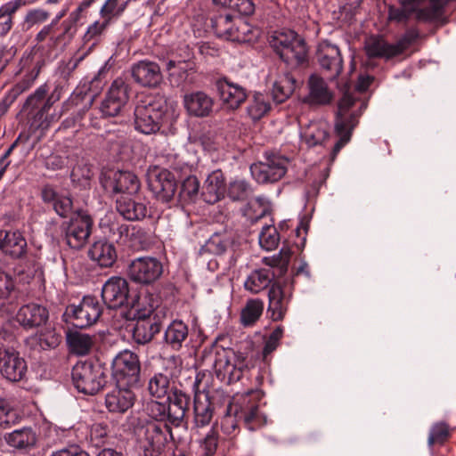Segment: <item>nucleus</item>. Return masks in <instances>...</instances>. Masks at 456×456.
I'll return each mask as SVG.
<instances>
[{"label": "nucleus", "instance_id": "nucleus-58", "mask_svg": "<svg viewBox=\"0 0 456 456\" xmlns=\"http://www.w3.org/2000/svg\"><path fill=\"white\" fill-rule=\"evenodd\" d=\"M53 208L60 216L65 217L72 209V200L68 196L60 195Z\"/></svg>", "mask_w": 456, "mask_h": 456}, {"label": "nucleus", "instance_id": "nucleus-47", "mask_svg": "<svg viewBox=\"0 0 456 456\" xmlns=\"http://www.w3.org/2000/svg\"><path fill=\"white\" fill-rule=\"evenodd\" d=\"M110 23L106 20H95L88 26L83 36L85 45L92 43V46H95L101 40L102 36L105 33Z\"/></svg>", "mask_w": 456, "mask_h": 456}, {"label": "nucleus", "instance_id": "nucleus-31", "mask_svg": "<svg viewBox=\"0 0 456 456\" xmlns=\"http://www.w3.org/2000/svg\"><path fill=\"white\" fill-rule=\"evenodd\" d=\"M27 240L18 230L4 231L2 252L12 258H21L27 254Z\"/></svg>", "mask_w": 456, "mask_h": 456}, {"label": "nucleus", "instance_id": "nucleus-46", "mask_svg": "<svg viewBox=\"0 0 456 456\" xmlns=\"http://www.w3.org/2000/svg\"><path fill=\"white\" fill-rule=\"evenodd\" d=\"M126 3H120L119 0H106L100 9V16L102 20L111 23L118 19L125 11Z\"/></svg>", "mask_w": 456, "mask_h": 456}, {"label": "nucleus", "instance_id": "nucleus-27", "mask_svg": "<svg viewBox=\"0 0 456 456\" xmlns=\"http://www.w3.org/2000/svg\"><path fill=\"white\" fill-rule=\"evenodd\" d=\"M216 88L220 99L230 109H237L247 99L246 90L237 85L226 80H219Z\"/></svg>", "mask_w": 456, "mask_h": 456}, {"label": "nucleus", "instance_id": "nucleus-22", "mask_svg": "<svg viewBox=\"0 0 456 456\" xmlns=\"http://www.w3.org/2000/svg\"><path fill=\"white\" fill-rule=\"evenodd\" d=\"M49 312L44 305L30 303L22 305L17 312L15 320L25 330H31L45 324Z\"/></svg>", "mask_w": 456, "mask_h": 456}, {"label": "nucleus", "instance_id": "nucleus-37", "mask_svg": "<svg viewBox=\"0 0 456 456\" xmlns=\"http://www.w3.org/2000/svg\"><path fill=\"white\" fill-rule=\"evenodd\" d=\"M329 136V126L325 122H311L301 132L303 141L309 147L322 145Z\"/></svg>", "mask_w": 456, "mask_h": 456}, {"label": "nucleus", "instance_id": "nucleus-34", "mask_svg": "<svg viewBox=\"0 0 456 456\" xmlns=\"http://www.w3.org/2000/svg\"><path fill=\"white\" fill-rule=\"evenodd\" d=\"M275 276V272L270 268L254 270L246 279L244 288L253 294H257L267 289L272 284Z\"/></svg>", "mask_w": 456, "mask_h": 456}, {"label": "nucleus", "instance_id": "nucleus-41", "mask_svg": "<svg viewBox=\"0 0 456 456\" xmlns=\"http://www.w3.org/2000/svg\"><path fill=\"white\" fill-rule=\"evenodd\" d=\"M264 302L258 298L248 299L240 313V323L244 327L253 326L261 317Z\"/></svg>", "mask_w": 456, "mask_h": 456}, {"label": "nucleus", "instance_id": "nucleus-48", "mask_svg": "<svg viewBox=\"0 0 456 456\" xmlns=\"http://www.w3.org/2000/svg\"><path fill=\"white\" fill-rule=\"evenodd\" d=\"M291 252L289 249L281 248L278 255L264 257L263 263L271 270L277 268L279 275H282L288 270Z\"/></svg>", "mask_w": 456, "mask_h": 456}, {"label": "nucleus", "instance_id": "nucleus-43", "mask_svg": "<svg viewBox=\"0 0 456 456\" xmlns=\"http://www.w3.org/2000/svg\"><path fill=\"white\" fill-rule=\"evenodd\" d=\"M166 68L169 71L170 77H173L177 75L176 84L179 85L187 79L190 73L194 72L195 65L190 61L169 60L166 63Z\"/></svg>", "mask_w": 456, "mask_h": 456}, {"label": "nucleus", "instance_id": "nucleus-63", "mask_svg": "<svg viewBox=\"0 0 456 456\" xmlns=\"http://www.w3.org/2000/svg\"><path fill=\"white\" fill-rule=\"evenodd\" d=\"M49 12L43 9L30 10L25 18V21L30 25L45 22L49 18Z\"/></svg>", "mask_w": 456, "mask_h": 456}, {"label": "nucleus", "instance_id": "nucleus-2", "mask_svg": "<svg viewBox=\"0 0 456 456\" xmlns=\"http://www.w3.org/2000/svg\"><path fill=\"white\" fill-rule=\"evenodd\" d=\"M366 108L364 102L358 105L357 99L346 88L338 104L335 120V133L339 137L332 149V159L351 140L353 130L358 125L359 118Z\"/></svg>", "mask_w": 456, "mask_h": 456}, {"label": "nucleus", "instance_id": "nucleus-30", "mask_svg": "<svg viewBox=\"0 0 456 456\" xmlns=\"http://www.w3.org/2000/svg\"><path fill=\"white\" fill-rule=\"evenodd\" d=\"M61 341V336L53 328H45L26 339L31 348L41 351L56 348Z\"/></svg>", "mask_w": 456, "mask_h": 456}, {"label": "nucleus", "instance_id": "nucleus-39", "mask_svg": "<svg viewBox=\"0 0 456 456\" xmlns=\"http://www.w3.org/2000/svg\"><path fill=\"white\" fill-rule=\"evenodd\" d=\"M188 327L182 321H174L165 331V342L174 350H179L188 338Z\"/></svg>", "mask_w": 456, "mask_h": 456}, {"label": "nucleus", "instance_id": "nucleus-51", "mask_svg": "<svg viewBox=\"0 0 456 456\" xmlns=\"http://www.w3.org/2000/svg\"><path fill=\"white\" fill-rule=\"evenodd\" d=\"M280 241V235L273 225L265 224L259 234V244L265 250L276 248Z\"/></svg>", "mask_w": 456, "mask_h": 456}, {"label": "nucleus", "instance_id": "nucleus-17", "mask_svg": "<svg viewBox=\"0 0 456 456\" xmlns=\"http://www.w3.org/2000/svg\"><path fill=\"white\" fill-rule=\"evenodd\" d=\"M25 359L12 347L0 346V372L11 382L22 380L27 373Z\"/></svg>", "mask_w": 456, "mask_h": 456}, {"label": "nucleus", "instance_id": "nucleus-29", "mask_svg": "<svg viewBox=\"0 0 456 456\" xmlns=\"http://www.w3.org/2000/svg\"><path fill=\"white\" fill-rule=\"evenodd\" d=\"M225 193L224 176L221 170L212 172L206 179L201 196L208 204L219 201Z\"/></svg>", "mask_w": 456, "mask_h": 456}, {"label": "nucleus", "instance_id": "nucleus-23", "mask_svg": "<svg viewBox=\"0 0 456 456\" xmlns=\"http://www.w3.org/2000/svg\"><path fill=\"white\" fill-rule=\"evenodd\" d=\"M307 87L308 94L304 98V102L312 106H322L331 102L333 94L320 76L311 75L307 81Z\"/></svg>", "mask_w": 456, "mask_h": 456}, {"label": "nucleus", "instance_id": "nucleus-61", "mask_svg": "<svg viewBox=\"0 0 456 456\" xmlns=\"http://www.w3.org/2000/svg\"><path fill=\"white\" fill-rule=\"evenodd\" d=\"M229 8L237 11L242 15H250L255 10L251 0H232Z\"/></svg>", "mask_w": 456, "mask_h": 456}, {"label": "nucleus", "instance_id": "nucleus-26", "mask_svg": "<svg viewBox=\"0 0 456 456\" xmlns=\"http://www.w3.org/2000/svg\"><path fill=\"white\" fill-rule=\"evenodd\" d=\"M90 259L102 268L111 267L118 259L113 243L104 240L95 241L88 250Z\"/></svg>", "mask_w": 456, "mask_h": 456}, {"label": "nucleus", "instance_id": "nucleus-50", "mask_svg": "<svg viewBox=\"0 0 456 456\" xmlns=\"http://www.w3.org/2000/svg\"><path fill=\"white\" fill-rule=\"evenodd\" d=\"M253 193L250 184L245 180H234L228 187V196L232 200H245Z\"/></svg>", "mask_w": 456, "mask_h": 456}, {"label": "nucleus", "instance_id": "nucleus-33", "mask_svg": "<svg viewBox=\"0 0 456 456\" xmlns=\"http://www.w3.org/2000/svg\"><path fill=\"white\" fill-rule=\"evenodd\" d=\"M213 100L203 92H196L184 96V106L187 111L195 117H207L213 108Z\"/></svg>", "mask_w": 456, "mask_h": 456}, {"label": "nucleus", "instance_id": "nucleus-38", "mask_svg": "<svg viewBox=\"0 0 456 456\" xmlns=\"http://www.w3.org/2000/svg\"><path fill=\"white\" fill-rule=\"evenodd\" d=\"M4 441L11 447L26 449L36 444L37 435L31 428H23L5 434Z\"/></svg>", "mask_w": 456, "mask_h": 456}, {"label": "nucleus", "instance_id": "nucleus-13", "mask_svg": "<svg viewBox=\"0 0 456 456\" xmlns=\"http://www.w3.org/2000/svg\"><path fill=\"white\" fill-rule=\"evenodd\" d=\"M289 159L281 155H271L265 162L250 166L252 177L258 183H273L280 181L287 173Z\"/></svg>", "mask_w": 456, "mask_h": 456}, {"label": "nucleus", "instance_id": "nucleus-44", "mask_svg": "<svg viewBox=\"0 0 456 456\" xmlns=\"http://www.w3.org/2000/svg\"><path fill=\"white\" fill-rule=\"evenodd\" d=\"M148 389L157 398L167 396L172 391L170 379L165 374L157 373L149 380Z\"/></svg>", "mask_w": 456, "mask_h": 456}, {"label": "nucleus", "instance_id": "nucleus-11", "mask_svg": "<svg viewBox=\"0 0 456 456\" xmlns=\"http://www.w3.org/2000/svg\"><path fill=\"white\" fill-rule=\"evenodd\" d=\"M94 221L86 211L80 210L63 224V240L73 249H81L92 233Z\"/></svg>", "mask_w": 456, "mask_h": 456}, {"label": "nucleus", "instance_id": "nucleus-4", "mask_svg": "<svg viewBox=\"0 0 456 456\" xmlns=\"http://www.w3.org/2000/svg\"><path fill=\"white\" fill-rule=\"evenodd\" d=\"M273 50L287 64L298 65L306 59V45L293 30H277L269 37Z\"/></svg>", "mask_w": 456, "mask_h": 456}, {"label": "nucleus", "instance_id": "nucleus-9", "mask_svg": "<svg viewBox=\"0 0 456 456\" xmlns=\"http://www.w3.org/2000/svg\"><path fill=\"white\" fill-rule=\"evenodd\" d=\"M112 377L115 384L136 387L141 378V362L138 355L130 351L120 352L113 360Z\"/></svg>", "mask_w": 456, "mask_h": 456}, {"label": "nucleus", "instance_id": "nucleus-60", "mask_svg": "<svg viewBox=\"0 0 456 456\" xmlns=\"http://www.w3.org/2000/svg\"><path fill=\"white\" fill-rule=\"evenodd\" d=\"M15 413L11 411L8 403L3 398H0V428H6L13 422L12 418Z\"/></svg>", "mask_w": 456, "mask_h": 456}, {"label": "nucleus", "instance_id": "nucleus-36", "mask_svg": "<svg viewBox=\"0 0 456 456\" xmlns=\"http://www.w3.org/2000/svg\"><path fill=\"white\" fill-rule=\"evenodd\" d=\"M117 210L125 219L129 221L143 219L148 212L143 202L124 197L117 200Z\"/></svg>", "mask_w": 456, "mask_h": 456}, {"label": "nucleus", "instance_id": "nucleus-32", "mask_svg": "<svg viewBox=\"0 0 456 456\" xmlns=\"http://www.w3.org/2000/svg\"><path fill=\"white\" fill-rule=\"evenodd\" d=\"M190 397L181 390H172L167 395V405L170 407L171 425L181 426L188 409Z\"/></svg>", "mask_w": 456, "mask_h": 456}, {"label": "nucleus", "instance_id": "nucleus-53", "mask_svg": "<svg viewBox=\"0 0 456 456\" xmlns=\"http://www.w3.org/2000/svg\"><path fill=\"white\" fill-rule=\"evenodd\" d=\"M200 183L196 176L190 175L181 185L180 197L184 200H192L199 193Z\"/></svg>", "mask_w": 456, "mask_h": 456}, {"label": "nucleus", "instance_id": "nucleus-14", "mask_svg": "<svg viewBox=\"0 0 456 456\" xmlns=\"http://www.w3.org/2000/svg\"><path fill=\"white\" fill-rule=\"evenodd\" d=\"M66 314L74 327L85 329L97 322L102 314V305L94 297L86 296L78 305L68 306Z\"/></svg>", "mask_w": 456, "mask_h": 456}, {"label": "nucleus", "instance_id": "nucleus-64", "mask_svg": "<svg viewBox=\"0 0 456 456\" xmlns=\"http://www.w3.org/2000/svg\"><path fill=\"white\" fill-rule=\"evenodd\" d=\"M52 456H90L86 451L77 445H71L67 448L54 452Z\"/></svg>", "mask_w": 456, "mask_h": 456}, {"label": "nucleus", "instance_id": "nucleus-25", "mask_svg": "<svg viewBox=\"0 0 456 456\" xmlns=\"http://www.w3.org/2000/svg\"><path fill=\"white\" fill-rule=\"evenodd\" d=\"M160 330L161 322L156 315L139 318L132 330L133 339L138 345L148 344Z\"/></svg>", "mask_w": 456, "mask_h": 456}, {"label": "nucleus", "instance_id": "nucleus-7", "mask_svg": "<svg viewBox=\"0 0 456 456\" xmlns=\"http://www.w3.org/2000/svg\"><path fill=\"white\" fill-rule=\"evenodd\" d=\"M214 367L217 378L223 382H237L248 369L247 357L242 353L221 347L216 351Z\"/></svg>", "mask_w": 456, "mask_h": 456}, {"label": "nucleus", "instance_id": "nucleus-20", "mask_svg": "<svg viewBox=\"0 0 456 456\" xmlns=\"http://www.w3.org/2000/svg\"><path fill=\"white\" fill-rule=\"evenodd\" d=\"M317 60L321 67L329 72V77L336 78L342 71L343 61L338 47L328 41L319 44Z\"/></svg>", "mask_w": 456, "mask_h": 456}, {"label": "nucleus", "instance_id": "nucleus-12", "mask_svg": "<svg viewBox=\"0 0 456 456\" xmlns=\"http://www.w3.org/2000/svg\"><path fill=\"white\" fill-rule=\"evenodd\" d=\"M131 94V86L122 77L116 78L109 87L101 102L100 111L103 118L118 116L127 104Z\"/></svg>", "mask_w": 456, "mask_h": 456}, {"label": "nucleus", "instance_id": "nucleus-40", "mask_svg": "<svg viewBox=\"0 0 456 456\" xmlns=\"http://www.w3.org/2000/svg\"><path fill=\"white\" fill-rule=\"evenodd\" d=\"M296 79L289 74L286 73L280 77L273 84L272 95L277 103L284 102L294 92L296 88Z\"/></svg>", "mask_w": 456, "mask_h": 456}, {"label": "nucleus", "instance_id": "nucleus-10", "mask_svg": "<svg viewBox=\"0 0 456 456\" xmlns=\"http://www.w3.org/2000/svg\"><path fill=\"white\" fill-rule=\"evenodd\" d=\"M163 273V264L158 257L145 256L131 260L127 266V276L133 282L149 286L156 282Z\"/></svg>", "mask_w": 456, "mask_h": 456}, {"label": "nucleus", "instance_id": "nucleus-1", "mask_svg": "<svg viewBox=\"0 0 456 456\" xmlns=\"http://www.w3.org/2000/svg\"><path fill=\"white\" fill-rule=\"evenodd\" d=\"M265 393L261 389H251L228 404L220 420L222 432L232 438L240 433L239 421L250 430H255L266 423V417L259 410V403Z\"/></svg>", "mask_w": 456, "mask_h": 456}, {"label": "nucleus", "instance_id": "nucleus-35", "mask_svg": "<svg viewBox=\"0 0 456 456\" xmlns=\"http://www.w3.org/2000/svg\"><path fill=\"white\" fill-rule=\"evenodd\" d=\"M193 410L194 423L197 427H206L210 423L213 418V407L208 395L195 393Z\"/></svg>", "mask_w": 456, "mask_h": 456}, {"label": "nucleus", "instance_id": "nucleus-42", "mask_svg": "<svg viewBox=\"0 0 456 456\" xmlns=\"http://www.w3.org/2000/svg\"><path fill=\"white\" fill-rule=\"evenodd\" d=\"M67 342L70 350L79 355L88 354L93 346L92 338L77 331L69 332L67 336Z\"/></svg>", "mask_w": 456, "mask_h": 456}, {"label": "nucleus", "instance_id": "nucleus-59", "mask_svg": "<svg viewBox=\"0 0 456 456\" xmlns=\"http://www.w3.org/2000/svg\"><path fill=\"white\" fill-rule=\"evenodd\" d=\"M28 3V0H11L0 7V14L8 18H12L18 10L27 5Z\"/></svg>", "mask_w": 456, "mask_h": 456}, {"label": "nucleus", "instance_id": "nucleus-16", "mask_svg": "<svg viewBox=\"0 0 456 456\" xmlns=\"http://www.w3.org/2000/svg\"><path fill=\"white\" fill-rule=\"evenodd\" d=\"M102 183L105 191L118 193L134 194L140 189L138 177L130 171L109 170L102 178Z\"/></svg>", "mask_w": 456, "mask_h": 456}, {"label": "nucleus", "instance_id": "nucleus-19", "mask_svg": "<svg viewBox=\"0 0 456 456\" xmlns=\"http://www.w3.org/2000/svg\"><path fill=\"white\" fill-rule=\"evenodd\" d=\"M132 386H119L115 387L105 395V406L111 413L123 414L133 407L135 402V394Z\"/></svg>", "mask_w": 456, "mask_h": 456}, {"label": "nucleus", "instance_id": "nucleus-45", "mask_svg": "<svg viewBox=\"0 0 456 456\" xmlns=\"http://www.w3.org/2000/svg\"><path fill=\"white\" fill-rule=\"evenodd\" d=\"M218 433L211 428L202 439L199 440L196 455L214 456L218 447Z\"/></svg>", "mask_w": 456, "mask_h": 456}, {"label": "nucleus", "instance_id": "nucleus-6", "mask_svg": "<svg viewBox=\"0 0 456 456\" xmlns=\"http://www.w3.org/2000/svg\"><path fill=\"white\" fill-rule=\"evenodd\" d=\"M72 381L78 392L94 395L108 383V375L99 364L85 361L77 362L72 369Z\"/></svg>", "mask_w": 456, "mask_h": 456}, {"label": "nucleus", "instance_id": "nucleus-24", "mask_svg": "<svg viewBox=\"0 0 456 456\" xmlns=\"http://www.w3.org/2000/svg\"><path fill=\"white\" fill-rule=\"evenodd\" d=\"M40 72V66L37 64L28 74H26L20 81L16 83L4 95L0 102V117L4 116L10 106L17 100V98L28 91L36 81Z\"/></svg>", "mask_w": 456, "mask_h": 456}, {"label": "nucleus", "instance_id": "nucleus-62", "mask_svg": "<svg viewBox=\"0 0 456 456\" xmlns=\"http://www.w3.org/2000/svg\"><path fill=\"white\" fill-rule=\"evenodd\" d=\"M61 27L63 29L62 33L56 37L50 38L53 45L57 44L60 40L65 38L66 37L69 38L73 37L77 30V26L73 22H69L68 19L62 21Z\"/></svg>", "mask_w": 456, "mask_h": 456}, {"label": "nucleus", "instance_id": "nucleus-28", "mask_svg": "<svg viewBox=\"0 0 456 456\" xmlns=\"http://www.w3.org/2000/svg\"><path fill=\"white\" fill-rule=\"evenodd\" d=\"M268 312L273 321H281L284 318L289 303L290 296H286L279 282H273L268 292Z\"/></svg>", "mask_w": 456, "mask_h": 456}, {"label": "nucleus", "instance_id": "nucleus-18", "mask_svg": "<svg viewBox=\"0 0 456 456\" xmlns=\"http://www.w3.org/2000/svg\"><path fill=\"white\" fill-rule=\"evenodd\" d=\"M129 293L128 282L121 277H111L103 285L102 297L110 309L122 306L127 300Z\"/></svg>", "mask_w": 456, "mask_h": 456}, {"label": "nucleus", "instance_id": "nucleus-3", "mask_svg": "<svg viewBox=\"0 0 456 456\" xmlns=\"http://www.w3.org/2000/svg\"><path fill=\"white\" fill-rule=\"evenodd\" d=\"M167 107L161 97L146 95L140 99L134 111V126L144 134L159 131Z\"/></svg>", "mask_w": 456, "mask_h": 456}, {"label": "nucleus", "instance_id": "nucleus-49", "mask_svg": "<svg viewBox=\"0 0 456 456\" xmlns=\"http://www.w3.org/2000/svg\"><path fill=\"white\" fill-rule=\"evenodd\" d=\"M451 436V429L445 422L435 423L429 431L428 439V445L444 444Z\"/></svg>", "mask_w": 456, "mask_h": 456}, {"label": "nucleus", "instance_id": "nucleus-15", "mask_svg": "<svg viewBox=\"0 0 456 456\" xmlns=\"http://www.w3.org/2000/svg\"><path fill=\"white\" fill-rule=\"evenodd\" d=\"M149 189L163 202H169L175 196L177 183L175 175L167 169L154 167L147 174Z\"/></svg>", "mask_w": 456, "mask_h": 456}, {"label": "nucleus", "instance_id": "nucleus-57", "mask_svg": "<svg viewBox=\"0 0 456 456\" xmlns=\"http://www.w3.org/2000/svg\"><path fill=\"white\" fill-rule=\"evenodd\" d=\"M14 281L12 276L0 268V301L6 300L14 290ZM4 302L0 304V307Z\"/></svg>", "mask_w": 456, "mask_h": 456}, {"label": "nucleus", "instance_id": "nucleus-5", "mask_svg": "<svg viewBox=\"0 0 456 456\" xmlns=\"http://www.w3.org/2000/svg\"><path fill=\"white\" fill-rule=\"evenodd\" d=\"M216 37L232 42L247 43L255 37L252 27L241 18H234L227 12L215 14L210 19Z\"/></svg>", "mask_w": 456, "mask_h": 456}, {"label": "nucleus", "instance_id": "nucleus-21", "mask_svg": "<svg viewBox=\"0 0 456 456\" xmlns=\"http://www.w3.org/2000/svg\"><path fill=\"white\" fill-rule=\"evenodd\" d=\"M131 75L138 85L150 88L157 87L163 79L159 64L148 60L133 64Z\"/></svg>", "mask_w": 456, "mask_h": 456}, {"label": "nucleus", "instance_id": "nucleus-54", "mask_svg": "<svg viewBox=\"0 0 456 456\" xmlns=\"http://www.w3.org/2000/svg\"><path fill=\"white\" fill-rule=\"evenodd\" d=\"M48 92L46 85L40 86L34 94L29 95L23 105V110L31 109V111L39 109V105L44 102Z\"/></svg>", "mask_w": 456, "mask_h": 456}, {"label": "nucleus", "instance_id": "nucleus-55", "mask_svg": "<svg viewBox=\"0 0 456 456\" xmlns=\"http://www.w3.org/2000/svg\"><path fill=\"white\" fill-rule=\"evenodd\" d=\"M283 336V328L281 326L276 327L266 338L265 346L263 348V358L265 361L267 356L272 354L280 344V340Z\"/></svg>", "mask_w": 456, "mask_h": 456}, {"label": "nucleus", "instance_id": "nucleus-56", "mask_svg": "<svg viewBox=\"0 0 456 456\" xmlns=\"http://www.w3.org/2000/svg\"><path fill=\"white\" fill-rule=\"evenodd\" d=\"M48 112L42 108L29 111L31 127L45 130L49 127Z\"/></svg>", "mask_w": 456, "mask_h": 456}, {"label": "nucleus", "instance_id": "nucleus-52", "mask_svg": "<svg viewBox=\"0 0 456 456\" xmlns=\"http://www.w3.org/2000/svg\"><path fill=\"white\" fill-rule=\"evenodd\" d=\"M270 110V104L262 94H256L254 99L248 108L249 116L253 119H260Z\"/></svg>", "mask_w": 456, "mask_h": 456}, {"label": "nucleus", "instance_id": "nucleus-8", "mask_svg": "<svg viewBox=\"0 0 456 456\" xmlns=\"http://www.w3.org/2000/svg\"><path fill=\"white\" fill-rule=\"evenodd\" d=\"M420 35L416 28H411L395 44H389L379 37H370L365 44L366 53L370 58H384L389 60L402 54Z\"/></svg>", "mask_w": 456, "mask_h": 456}]
</instances>
